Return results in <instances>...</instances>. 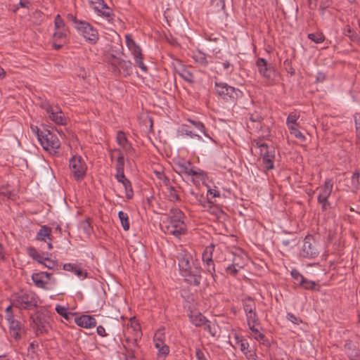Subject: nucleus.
<instances>
[{
  "instance_id": "bf43d9fd",
  "label": "nucleus",
  "mask_w": 360,
  "mask_h": 360,
  "mask_svg": "<svg viewBox=\"0 0 360 360\" xmlns=\"http://www.w3.org/2000/svg\"><path fill=\"white\" fill-rule=\"evenodd\" d=\"M68 19L74 23V27L77 29L79 26V24L82 23L84 21L78 20L75 16L72 14L68 15Z\"/></svg>"
},
{
  "instance_id": "680f3d73",
  "label": "nucleus",
  "mask_w": 360,
  "mask_h": 360,
  "mask_svg": "<svg viewBox=\"0 0 360 360\" xmlns=\"http://www.w3.org/2000/svg\"><path fill=\"white\" fill-rule=\"evenodd\" d=\"M195 356L198 360H208L205 353L200 348L195 349Z\"/></svg>"
},
{
  "instance_id": "2eb2a0df",
  "label": "nucleus",
  "mask_w": 360,
  "mask_h": 360,
  "mask_svg": "<svg viewBox=\"0 0 360 360\" xmlns=\"http://www.w3.org/2000/svg\"><path fill=\"white\" fill-rule=\"evenodd\" d=\"M333 187V183L331 179H327L324 185L321 187L320 193L318 195V202L321 205L323 210H327L330 203L328 201V197L330 195Z\"/></svg>"
},
{
  "instance_id": "f704fd0d",
  "label": "nucleus",
  "mask_w": 360,
  "mask_h": 360,
  "mask_svg": "<svg viewBox=\"0 0 360 360\" xmlns=\"http://www.w3.org/2000/svg\"><path fill=\"white\" fill-rule=\"evenodd\" d=\"M54 28L55 30H68L65 26V21L61 18L60 15L58 14L54 19Z\"/></svg>"
},
{
  "instance_id": "9b49d317",
  "label": "nucleus",
  "mask_w": 360,
  "mask_h": 360,
  "mask_svg": "<svg viewBox=\"0 0 360 360\" xmlns=\"http://www.w3.org/2000/svg\"><path fill=\"white\" fill-rule=\"evenodd\" d=\"M69 165L70 171L75 179L80 180L84 178L86 174L87 167L81 156H72L70 160Z\"/></svg>"
},
{
  "instance_id": "4468645a",
  "label": "nucleus",
  "mask_w": 360,
  "mask_h": 360,
  "mask_svg": "<svg viewBox=\"0 0 360 360\" xmlns=\"http://www.w3.org/2000/svg\"><path fill=\"white\" fill-rule=\"evenodd\" d=\"M165 334L163 328L158 329L154 335L153 342L158 349V358L161 356L165 357L169 353V347L165 343Z\"/></svg>"
},
{
  "instance_id": "20e7f679",
  "label": "nucleus",
  "mask_w": 360,
  "mask_h": 360,
  "mask_svg": "<svg viewBox=\"0 0 360 360\" xmlns=\"http://www.w3.org/2000/svg\"><path fill=\"white\" fill-rule=\"evenodd\" d=\"M38 302V296L32 291H22L12 297V305L20 309H32L37 307Z\"/></svg>"
},
{
  "instance_id": "bb28decb",
  "label": "nucleus",
  "mask_w": 360,
  "mask_h": 360,
  "mask_svg": "<svg viewBox=\"0 0 360 360\" xmlns=\"http://www.w3.org/2000/svg\"><path fill=\"white\" fill-rule=\"evenodd\" d=\"M254 147L259 150V155L263 159L266 155L270 154L272 150H275L274 148H269L268 145L260 141L255 140L252 143Z\"/></svg>"
},
{
  "instance_id": "c9c22d12",
  "label": "nucleus",
  "mask_w": 360,
  "mask_h": 360,
  "mask_svg": "<svg viewBox=\"0 0 360 360\" xmlns=\"http://www.w3.org/2000/svg\"><path fill=\"white\" fill-rule=\"evenodd\" d=\"M179 76L184 79L185 81L192 83L194 80L193 75L187 69L182 68L179 71Z\"/></svg>"
},
{
  "instance_id": "338daca9",
  "label": "nucleus",
  "mask_w": 360,
  "mask_h": 360,
  "mask_svg": "<svg viewBox=\"0 0 360 360\" xmlns=\"http://www.w3.org/2000/svg\"><path fill=\"white\" fill-rule=\"evenodd\" d=\"M96 331L98 335L101 337L107 336L105 328L102 326H98L96 328Z\"/></svg>"
},
{
  "instance_id": "0e129e2a",
  "label": "nucleus",
  "mask_w": 360,
  "mask_h": 360,
  "mask_svg": "<svg viewBox=\"0 0 360 360\" xmlns=\"http://www.w3.org/2000/svg\"><path fill=\"white\" fill-rule=\"evenodd\" d=\"M115 178L117 180V181L121 184L123 182L124 180L127 179L124 176V171L117 172V174H115Z\"/></svg>"
},
{
  "instance_id": "39448f33",
  "label": "nucleus",
  "mask_w": 360,
  "mask_h": 360,
  "mask_svg": "<svg viewBox=\"0 0 360 360\" xmlns=\"http://www.w3.org/2000/svg\"><path fill=\"white\" fill-rule=\"evenodd\" d=\"M40 108L44 110L45 117L48 120L52 121L58 125L66 124L67 120L61 108L53 103L45 100L39 104Z\"/></svg>"
},
{
  "instance_id": "393cba45",
  "label": "nucleus",
  "mask_w": 360,
  "mask_h": 360,
  "mask_svg": "<svg viewBox=\"0 0 360 360\" xmlns=\"http://www.w3.org/2000/svg\"><path fill=\"white\" fill-rule=\"evenodd\" d=\"M51 238H52L51 229L46 225L41 226L37 233L36 239L39 241L47 242Z\"/></svg>"
},
{
  "instance_id": "473e14b6",
  "label": "nucleus",
  "mask_w": 360,
  "mask_h": 360,
  "mask_svg": "<svg viewBox=\"0 0 360 360\" xmlns=\"http://www.w3.org/2000/svg\"><path fill=\"white\" fill-rule=\"evenodd\" d=\"M118 217L123 229L124 231H128L129 229V221L128 214L123 211H120L118 212Z\"/></svg>"
},
{
  "instance_id": "e433bc0d",
  "label": "nucleus",
  "mask_w": 360,
  "mask_h": 360,
  "mask_svg": "<svg viewBox=\"0 0 360 360\" xmlns=\"http://www.w3.org/2000/svg\"><path fill=\"white\" fill-rule=\"evenodd\" d=\"M188 121L190 123H191L197 129L200 131L204 134L205 136H206L208 139H210V140L213 141V139L209 136V134H207L206 130H205V127L201 122L195 121L193 120H188Z\"/></svg>"
},
{
  "instance_id": "c756f323",
  "label": "nucleus",
  "mask_w": 360,
  "mask_h": 360,
  "mask_svg": "<svg viewBox=\"0 0 360 360\" xmlns=\"http://www.w3.org/2000/svg\"><path fill=\"white\" fill-rule=\"evenodd\" d=\"M27 253L30 257L37 261L39 264H43L46 257L37 251L34 248L30 247L27 248Z\"/></svg>"
},
{
  "instance_id": "f8f14e48",
  "label": "nucleus",
  "mask_w": 360,
  "mask_h": 360,
  "mask_svg": "<svg viewBox=\"0 0 360 360\" xmlns=\"http://www.w3.org/2000/svg\"><path fill=\"white\" fill-rule=\"evenodd\" d=\"M79 25V26L76 29L78 33L82 35L86 41L91 44H95L98 40L97 30L86 21Z\"/></svg>"
},
{
  "instance_id": "603ef678",
  "label": "nucleus",
  "mask_w": 360,
  "mask_h": 360,
  "mask_svg": "<svg viewBox=\"0 0 360 360\" xmlns=\"http://www.w3.org/2000/svg\"><path fill=\"white\" fill-rule=\"evenodd\" d=\"M42 264L49 269H53L57 266L56 262L51 259L48 257H46L44 262H43Z\"/></svg>"
},
{
  "instance_id": "7c9ffc66",
  "label": "nucleus",
  "mask_w": 360,
  "mask_h": 360,
  "mask_svg": "<svg viewBox=\"0 0 360 360\" xmlns=\"http://www.w3.org/2000/svg\"><path fill=\"white\" fill-rule=\"evenodd\" d=\"M214 246L212 244L205 247L202 255V262H212Z\"/></svg>"
},
{
  "instance_id": "c85d7f7f",
  "label": "nucleus",
  "mask_w": 360,
  "mask_h": 360,
  "mask_svg": "<svg viewBox=\"0 0 360 360\" xmlns=\"http://www.w3.org/2000/svg\"><path fill=\"white\" fill-rule=\"evenodd\" d=\"M300 118V114L297 112H290L286 119V125L288 129H290L295 127H299L297 120Z\"/></svg>"
},
{
  "instance_id": "58836bf2",
  "label": "nucleus",
  "mask_w": 360,
  "mask_h": 360,
  "mask_svg": "<svg viewBox=\"0 0 360 360\" xmlns=\"http://www.w3.org/2000/svg\"><path fill=\"white\" fill-rule=\"evenodd\" d=\"M202 326H204V329L207 331L212 336L214 337L217 334V326L214 323H211L208 320L206 321V323H205Z\"/></svg>"
},
{
  "instance_id": "4d7b16f0",
  "label": "nucleus",
  "mask_w": 360,
  "mask_h": 360,
  "mask_svg": "<svg viewBox=\"0 0 360 360\" xmlns=\"http://www.w3.org/2000/svg\"><path fill=\"white\" fill-rule=\"evenodd\" d=\"M254 338L266 346L269 345V342L265 338L264 335L262 333H260L259 332L257 334L254 335Z\"/></svg>"
},
{
  "instance_id": "864d4df0",
  "label": "nucleus",
  "mask_w": 360,
  "mask_h": 360,
  "mask_svg": "<svg viewBox=\"0 0 360 360\" xmlns=\"http://www.w3.org/2000/svg\"><path fill=\"white\" fill-rule=\"evenodd\" d=\"M155 174L156 177L160 180L165 186H167L169 183V179L165 176V174L162 172H155Z\"/></svg>"
},
{
  "instance_id": "a211bd4d",
  "label": "nucleus",
  "mask_w": 360,
  "mask_h": 360,
  "mask_svg": "<svg viewBox=\"0 0 360 360\" xmlns=\"http://www.w3.org/2000/svg\"><path fill=\"white\" fill-rule=\"evenodd\" d=\"M263 118L258 112L250 114L247 120V126L250 129L259 130L262 128Z\"/></svg>"
},
{
  "instance_id": "b1692460",
  "label": "nucleus",
  "mask_w": 360,
  "mask_h": 360,
  "mask_svg": "<svg viewBox=\"0 0 360 360\" xmlns=\"http://www.w3.org/2000/svg\"><path fill=\"white\" fill-rule=\"evenodd\" d=\"M190 321L195 325L196 327L202 326L206 323V318L199 311H191L189 314Z\"/></svg>"
},
{
  "instance_id": "de8ad7c7",
  "label": "nucleus",
  "mask_w": 360,
  "mask_h": 360,
  "mask_svg": "<svg viewBox=\"0 0 360 360\" xmlns=\"http://www.w3.org/2000/svg\"><path fill=\"white\" fill-rule=\"evenodd\" d=\"M79 228L86 236L91 234V226L88 220L82 221L79 224Z\"/></svg>"
},
{
  "instance_id": "a18cd8bd",
  "label": "nucleus",
  "mask_w": 360,
  "mask_h": 360,
  "mask_svg": "<svg viewBox=\"0 0 360 360\" xmlns=\"http://www.w3.org/2000/svg\"><path fill=\"white\" fill-rule=\"evenodd\" d=\"M308 38L315 42L316 44H320L323 42L325 39L324 36L322 33L316 32V33H310L308 34Z\"/></svg>"
},
{
  "instance_id": "9d476101",
  "label": "nucleus",
  "mask_w": 360,
  "mask_h": 360,
  "mask_svg": "<svg viewBox=\"0 0 360 360\" xmlns=\"http://www.w3.org/2000/svg\"><path fill=\"white\" fill-rule=\"evenodd\" d=\"M300 255L304 258L313 259L319 254V248L317 243L311 236H307L304 238Z\"/></svg>"
},
{
  "instance_id": "ea45409f",
  "label": "nucleus",
  "mask_w": 360,
  "mask_h": 360,
  "mask_svg": "<svg viewBox=\"0 0 360 360\" xmlns=\"http://www.w3.org/2000/svg\"><path fill=\"white\" fill-rule=\"evenodd\" d=\"M203 265L205 270L212 276L214 280H215L217 275L215 274V266L213 259L212 262H204Z\"/></svg>"
},
{
  "instance_id": "aec40b11",
  "label": "nucleus",
  "mask_w": 360,
  "mask_h": 360,
  "mask_svg": "<svg viewBox=\"0 0 360 360\" xmlns=\"http://www.w3.org/2000/svg\"><path fill=\"white\" fill-rule=\"evenodd\" d=\"M117 142L118 145L122 148V150L129 155H131L134 153V148L131 147V144L128 142V140L126 137L125 134L119 131L117 134Z\"/></svg>"
},
{
  "instance_id": "f3484780",
  "label": "nucleus",
  "mask_w": 360,
  "mask_h": 360,
  "mask_svg": "<svg viewBox=\"0 0 360 360\" xmlns=\"http://www.w3.org/2000/svg\"><path fill=\"white\" fill-rule=\"evenodd\" d=\"M68 30H55L53 34V46L60 49L67 41Z\"/></svg>"
},
{
  "instance_id": "774afa93",
  "label": "nucleus",
  "mask_w": 360,
  "mask_h": 360,
  "mask_svg": "<svg viewBox=\"0 0 360 360\" xmlns=\"http://www.w3.org/2000/svg\"><path fill=\"white\" fill-rule=\"evenodd\" d=\"M354 121L356 124V130H358V129H360V113L355 114Z\"/></svg>"
},
{
  "instance_id": "2f4dec72",
  "label": "nucleus",
  "mask_w": 360,
  "mask_h": 360,
  "mask_svg": "<svg viewBox=\"0 0 360 360\" xmlns=\"http://www.w3.org/2000/svg\"><path fill=\"white\" fill-rule=\"evenodd\" d=\"M243 305L245 313L251 312L256 309V305L254 300L250 297L243 299Z\"/></svg>"
},
{
  "instance_id": "4c0bfd02",
  "label": "nucleus",
  "mask_w": 360,
  "mask_h": 360,
  "mask_svg": "<svg viewBox=\"0 0 360 360\" xmlns=\"http://www.w3.org/2000/svg\"><path fill=\"white\" fill-rule=\"evenodd\" d=\"M243 268V265H240L238 263L236 262V259H233V263L229 266L226 267V271L227 274L235 276L238 271V269Z\"/></svg>"
},
{
  "instance_id": "6ab92c4d",
  "label": "nucleus",
  "mask_w": 360,
  "mask_h": 360,
  "mask_svg": "<svg viewBox=\"0 0 360 360\" xmlns=\"http://www.w3.org/2000/svg\"><path fill=\"white\" fill-rule=\"evenodd\" d=\"M75 323L77 326L85 328H92L96 326L95 318L90 315H82L77 317Z\"/></svg>"
},
{
  "instance_id": "423d86ee",
  "label": "nucleus",
  "mask_w": 360,
  "mask_h": 360,
  "mask_svg": "<svg viewBox=\"0 0 360 360\" xmlns=\"http://www.w3.org/2000/svg\"><path fill=\"white\" fill-rule=\"evenodd\" d=\"M124 38L126 46L132 55L136 65H137L143 72H146L148 68L143 63V57L141 48L134 40L131 34H126Z\"/></svg>"
},
{
  "instance_id": "0eeeda50",
  "label": "nucleus",
  "mask_w": 360,
  "mask_h": 360,
  "mask_svg": "<svg viewBox=\"0 0 360 360\" xmlns=\"http://www.w3.org/2000/svg\"><path fill=\"white\" fill-rule=\"evenodd\" d=\"M108 63L115 72L123 75L125 77L129 75L132 72L131 61L125 60L113 54L109 56Z\"/></svg>"
},
{
  "instance_id": "c03bdc74",
  "label": "nucleus",
  "mask_w": 360,
  "mask_h": 360,
  "mask_svg": "<svg viewBox=\"0 0 360 360\" xmlns=\"http://www.w3.org/2000/svg\"><path fill=\"white\" fill-rule=\"evenodd\" d=\"M290 134L293 135L299 141L303 142L305 141V136L300 131L299 127H295L289 129Z\"/></svg>"
},
{
  "instance_id": "412c9836",
  "label": "nucleus",
  "mask_w": 360,
  "mask_h": 360,
  "mask_svg": "<svg viewBox=\"0 0 360 360\" xmlns=\"http://www.w3.org/2000/svg\"><path fill=\"white\" fill-rule=\"evenodd\" d=\"M63 269L67 271H71L78 278L84 279L87 277V272L77 264L67 263L63 265Z\"/></svg>"
},
{
  "instance_id": "8fccbe9b",
  "label": "nucleus",
  "mask_w": 360,
  "mask_h": 360,
  "mask_svg": "<svg viewBox=\"0 0 360 360\" xmlns=\"http://www.w3.org/2000/svg\"><path fill=\"white\" fill-rule=\"evenodd\" d=\"M248 324L252 323H259V319L255 311L245 313Z\"/></svg>"
},
{
  "instance_id": "5fc2aeb1",
  "label": "nucleus",
  "mask_w": 360,
  "mask_h": 360,
  "mask_svg": "<svg viewBox=\"0 0 360 360\" xmlns=\"http://www.w3.org/2000/svg\"><path fill=\"white\" fill-rule=\"evenodd\" d=\"M102 16L105 18L108 21H111L113 19L114 14L110 8H107L106 10H102V11L99 12Z\"/></svg>"
},
{
  "instance_id": "5701e85b",
  "label": "nucleus",
  "mask_w": 360,
  "mask_h": 360,
  "mask_svg": "<svg viewBox=\"0 0 360 360\" xmlns=\"http://www.w3.org/2000/svg\"><path fill=\"white\" fill-rule=\"evenodd\" d=\"M127 345H125L126 347V353H127V360H134V352L137 347V341L136 339H130L129 338H126L125 339Z\"/></svg>"
},
{
  "instance_id": "e2e57ef3",
  "label": "nucleus",
  "mask_w": 360,
  "mask_h": 360,
  "mask_svg": "<svg viewBox=\"0 0 360 360\" xmlns=\"http://www.w3.org/2000/svg\"><path fill=\"white\" fill-rule=\"evenodd\" d=\"M98 6L96 8L98 12L102 11V10H106L107 8H110L108 5L103 1L100 0L98 2Z\"/></svg>"
},
{
  "instance_id": "dca6fc26",
  "label": "nucleus",
  "mask_w": 360,
  "mask_h": 360,
  "mask_svg": "<svg viewBox=\"0 0 360 360\" xmlns=\"http://www.w3.org/2000/svg\"><path fill=\"white\" fill-rule=\"evenodd\" d=\"M178 172L181 174H184L188 176H202L203 172L199 169H195L191 167L189 161L181 160L176 165Z\"/></svg>"
},
{
  "instance_id": "3c124183",
  "label": "nucleus",
  "mask_w": 360,
  "mask_h": 360,
  "mask_svg": "<svg viewBox=\"0 0 360 360\" xmlns=\"http://www.w3.org/2000/svg\"><path fill=\"white\" fill-rule=\"evenodd\" d=\"M118 151L120 154L117 160L116 170L117 172H122L124 171V155L120 153V151Z\"/></svg>"
},
{
  "instance_id": "4be33fe9",
  "label": "nucleus",
  "mask_w": 360,
  "mask_h": 360,
  "mask_svg": "<svg viewBox=\"0 0 360 360\" xmlns=\"http://www.w3.org/2000/svg\"><path fill=\"white\" fill-rule=\"evenodd\" d=\"M9 324V328L11 335L15 338L18 339L20 338V331L21 330V323L15 320L13 316H8L6 319Z\"/></svg>"
},
{
  "instance_id": "13d9d810",
  "label": "nucleus",
  "mask_w": 360,
  "mask_h": 360,
  "mask_svg": "<svg viewBox=\"0 0 360 360\" xmlns=\"http://www.w3.org/2000/svg\"><path fill=\"white\" fill-rule=\"evenodd\" d=\"M207 198L210 200V198H217L220 196V193L219 191L214 188H209L207 194Z\"/></svg>"
},
{
  "instance_id": "a19ab883",
  "label": "nucleus",
  "mask_w": 360,
  "mask_h": 360,
  "mask_svg": "<svg viewBox=\"0 0 360 360\" xmlns=\"http://www.w3.org/2000/svg\"><path fill=\"white\" fill-rule=\"evenodd\" d=\"M122 185L125 190L126 197L127 198H131L134 195V193L131 182L127 179H126L125 180L123 181Z\"/></svg>"
},
{
  "instance_id": "79ce46f5",
  "label": "nucleus",
  "mask_w": 360,
  "mask_h": 360,
  "mask_svg": "<svg viewBox=\"0 0 360 360\" xmlns=\"http://www.w3.org/2000/svg\"><path fill=\"white\" fill-rule=\"evenodd\" d=\"M291 276L295 285L300 286L303 283L304 277L298 271L293 269L291 271Z\"/></svg>"
},
{
  "instance_id": "a878e982",
  "label": "nucleus",
  "mask_w": 360,
  "mask_h": 360,
  "mask_svg": "<svg viewBox=\"0 0 360 360\" xmlns=\"http://www.w3.org/2000/svg\"><path fill=\"white\" fill-rule=\"evenodd\" d=\"M276 160V150H272L270 154L266 155L262 159V164L266 170H271L274 168V161Z\"/></svg>"
},
{
  "instance_id": "f257e3e1",
  "label": "nucleus",
  "mask_w": 360,
  "mask_h": 360,
  "mask_svg": "<svg viewBox=\"0 0 360 360\" xmlns=\"http://www.w3.org/2000/svg\"><path fill=\"white\" fill-rule=\"evenodd\" d=\"M180 273L191 284L198 285L201 281V267L194 265L192 256L187 252L182 251L179 256Z\"/></svg>"
},
{
  "instance_id": "6e6d98bb",
  "label": "nucleus",
  "mask_w": 360,
  "mask_h": 360,
  "mask_svg": "<svg viewBox=\"0 0 360 360\" xmlns=\"http://www.w3.org/2000/svg\"><path fill=\"white\" fill-rule=\"evenodd\" d=\"M316 283L314 281H309L304 278V282L302 284H301L300 286H302L303 288L306 290H312L314 289Z\"/></svg>"
},
{
  "instance_id": "7ed1b4c3",
  "label": "nucleus",
  "mask_w": 360,
  "mask_h": 360,
  "mask_svg": "<svg viewBox=\"0 0 360 360\" xmlns=\"http://www.w3.org/2000/svg\"><path fill=\"white\" fill-rule=\"evenodd\" d=\"M32 129L37 135L38 140L42 148L50 154H56L60 146L57 136L49 130L40 131L37 127H32Z\"/></svg>"
},
{
  "instance_id": "ddd939ff",
  "label": "nucleus",
  "mask_w": 360,
  "mask_h": 360,
  "mask_svg": "<svg viewBox=\"0 0 360 360\" xmlns=\"http://www.w3.org/2000/svg\"><path fill=\"white\" fill-rule=\"evenodd\" d=\"M256 65L259 74L266 79L268 84L271 85L276 77V72L274 68L269 67L266 60L262 58L257 59Z\"/></svg>"
},
{
  "instance_id": "052dcab7",
  "label": "nucleus",
  "mask_w": 360,
  "mask_h": 360,
  "mask_svg": "<svg viewBox=\"0 0 360 360\" xmlns=\"http://www.w3.org/2000/svg\"><path fill=\"white\" fill-rule=\"evenodd\" d=\"M287 319L288 321L295 324H299L301 322V320L292 313L287 314Z\"/></svg>"
},
{
  "instance_id": "37998d69",
  "label": "nucleus",
  "mask_w": 360,
  "mask_h": 360,
  "mask_svg": "<svg viewBox=\"0 0 360 360\" xmlns=\"http://www.w3.org/2000/svg\"><path fill=\"white\" fill-rule=\"evenodd\" d=\"M56 311L58 314L63 316L65 319L69 320L71 314L68 312V309L63 306L57 304L56 306Z\"/></svg>"
},
{
  "instance_id": "69168bd1",
  "label": "nucleus",
  "mask_w": 360,
  "mask_h": 360,
  "mask_svg": "<svg viewBox=\"0 0 360 360\" xmlns=\"http://www.w3.org/2000/svg\"><path fill=\"white\" fill-rule=\"evenodd\" d=\"M245 355L249 360H257V354L254 352L248 350Z\"/></svg>"
},
{
  "instance_id": "49530a36",
  "label": "nucleus",
  "mask_w": 360,
  "mask_h": 360,
  "mask_svg": "<svg viewBox=\"0 0 360 360\" xmlns=\"http://www.w3.org/2000/svg\"><path fill=\"white\" fill-rule=\"evenodd\" d=\"M193 59L195 62L202 65H206L208 63L205 55L201 52L195 53L193 55Z\"/></svg>"
},
{
  "instance_id": "6e6552de",
  "label": "nucleus",
  "mask_w": 360,
  "mask_h": 360,
  "mask_svg": "<svg viewBox=\"0 0 360 360\" xmlns=\"http://www.w3.org/2000/svg\"><path fill=\"white\" fill-rule=\"evenodd\" d=\"M32 280L37 287L45 290H51L57 282L51 274L45 271L33 274Z\"/></svg>"
},
{
  "instance_id": "09e8293b",
  "label": "nucleus",
  "mask_w": 360,
  "mask_h": 360,
  "mask_svg": "<svg viewBox=\"0 0 360 360\" xmlns=\"http://www.w3.org/2000/svg\"><path fill=\"white\" fill-rule=\"evenodd\" d=\"M360 172L356 170L352 176V186L353 189H357L359 186Z\"/></svg>"
},
{
  "instance_id": "72a5a7b5",
  "label": "nucleus",
  "mask_w": 360,
  "mask_h": 360,
  "mask_svg": "<svg viewBox=\"0 0 360 360\" xmlns=\"http://www.w3.org/2000/svg\"><path fill=\"white\" fill-rule=\"evenodd\" d=\"M165 186L168 192V198L169 200L173 202L179 200V198L177 190L174 186H171L169 183Z\"/></svg>"
},
{
  "instance_id": "cd10ccee",
  "label": "nucleus",
  "mask_w": 360,
  "mask_h": 360,
  "mask_svg": "<svg viewBox=\"0 0 360 360\" xmlns=\"http://www.w3.org/2000/svg\"><path fill=\"white\" fill-rule=\"evenodd\" d=\"M178 136L183 139L188 136L191 139H197L198 140L202 139L200 135L196 134L192 131L188 129L186 125H182L181 127L178 130Z\"/></svg>"
},
{
  "instance_id": "1a4fd4ad",
  "label": "nucleus",
  "mask_w": 360,
  "mask_h": 360,
  "mask_svg": "<svg viewBox=\"0 0 360 360\" xmlns=\"http://www.w3.org/2000/svg\"><path fill=\"white\" fill-rule=\"evenodd\" d=\"M215 90L219 96L226 101L234 100L241 96L242 92L224 82H216Z\"/></svg>"
},
{
  "instance_id": "f03ea898",
  "label": "nucleus",
  "mask_w": 360,
  "mask_h": 360,
  "mask_svg": "<svg viewBox=\"0 0 360 360\" xmlns=\"http://www.w3.org/2000/svg\"><path fill=\"white\" fill-rule=\"evenodd\" d=\"M184 214L179 208L171 209L167 219L163 221V230L167 234L179 238L186 231Z\"/></svg>"
}]
</instances>
